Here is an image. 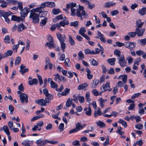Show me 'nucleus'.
<instances>
[{
  "label": "nucleus",
  "mask_w": 146,
  "mask_h": 146,
  "mask_svg": "<svg viewBox=\"0 0 146 146\" xmlns=\"http://www.w3.org/2000/svg\"><path fill=\"white\" fill-rule=\"evenodd\" d=\"M146 7H143L141 9H139V13L141 16L145 15L146 14Z\"/></svg>",
  "instance_id": "obj_21"
},
{
  "label": "nucleus",
  "mask_w": 146,
  "mask_h": 146,
  "mask_svg": "<svg viewBox=\"0 0 146 146\" xmlns=\"http://www.w3.org/2000/svg\"><path fill=\"white\" fill-rule=\"evenodd\" d=\"M3 129L4 132L6 133L7 135L10 134L9 130L7 125H4L3 127Z\"/></svg>",
  "instance_id": "obj_34"
},
{
  "label": "nucleus",
  "mask_w": 146,
  "mask_h": 146,
  "mask_svg": "<svg viewBox=\"0 0 146 146\" xmlns=\"http://www.w3.org/2000/svg\"><path fill=\"white\" fill-rule=\"evenodd\" d=\"M64 124L63 123H62L60 124L58 128L60 131H63L64 129Z\"/></svg>",
  "instance_id": "obj_57"
},
{
  "label": "nucleus",
  "mask_w": 146,
  "mask_h": 146,
  "mask_svg": "<svg viewBox=\"0 0 146 146\" xmlns=\"http://www.w3.org/2000/svg\"><path fill=\"white\" fill-rule=\"evenodd\" d=\"M8 13L9 14V15L7 17V18H8L9 19L10 18H11V21H14L17 22H19L20 17H17L15 15H12L11 14H13V13L10 11H9Z\"/></svg>",
  "instance_id": "obj_6"
},
{
  "label": "nucleus",
  "mask_w": 146,
  "mask_h": 146,
  "mask_svg": "<svg viewBox=\"0 0 146 146\" xmlns=\"http://www.w3.org/2000/svg\"><path fill=\"white\" fill-rule=\"evenodd\" d=\"M9 13L6 12L4 11L0 10V17L3 16V17L5 19V21L7 23H9L10 22V20L7 18V16H9Z\"/></svg>",
  "instance_id": "obj_4"
},
{
  "label": "nucleus",
  "mask_w": 146,
  "mask_h": 146,
  "mask_svg": "<svg viewBox=\"0 0 146 146\" xmlns=\"http://www.w3.org/2000/svg\"><path fill=\"white\" fill-rule=\"evenodd\" d=\"M87 4L88 6V8L90 9H93V8H94L95 7V5L94 4L91 5L89 1H87Z\"/></svg>",
  "instance_id": "obj_41"
},
{
  "label": "nucleus",
  "mask_w": 146,
  "mask_h": 146,
  "mask_svg": "<svg viewBox=\"0 0 146 146\" xmlns=\"http://www.w3.org/2000/svg\"><path fill=\"white\" fill-rule=\"evenodd\" d=\"M40 15L31 11L29 18L32 20V22L34 23L38 24L39 23Z\"/></svg>",
  "instance_id": "obj_1"
},
{
  "label": "nucleus",
  "mask_w": 146,
  "mask_h": 146,
  "mask_svg": "<svg viewBox=\"0 0 146 146\" xmlns=\"http://www.w3.org/2000/svg\"><path fill=\"white\" fill-rule=\"evenodd\" d=\"M61 43V47L63 51H64V49L65 48L66 46V44L64 42H60Z\"/></svg>",
  "instance_id": "obj_49"
},
{
  "label": "nucleus",
  "mask_w": 146,
  "mask_h": 146,
  "mask_svg": "<svg viewBox=\"0 0 146 146\" xmlns=\"http://www.w3.org/2000/svg\"><path fill=\"white\" fill-rule=\"evenodd\" d=\"M37 146H44L46 144V140L42 141L41 139H39L36 141Z\"/></svg>",
  "instance_id": "obj_11"
},
{
  "label": "nucleus",
  "mask_w": 146,
  "mask_h": 146,
  "mask_svg": "<svg viewBox=\"0 0 146 146\" xmlns=\"http://www.w3.org/2000/svg\"><path fill=\"white\" fill-rule=\"evenodd\" d=\"M81 124L79 122H77L76 124V128H75L78 131L80 129H82Z\"/></svg>",
  "instance_id": "obj_40"
},
{
  "label": "nucleus",
  "mask_w": 146,
  "mask_h": 146,
  "mask_svg": "<svg viewBox=\"0 0 146 146\" xmlns=\"http://www.w3.org/2000/svg\"><path fill=\"white\" fill-rule=\"evenodd\" d=\"M1 4L0 5V7L2 8H5L7 5V3L6 1L2 0V2L1 3Z\"/></svg>",
  "instance_id": "obj_36"
},
{
  "label": "nucleus",
  "mask_w": 146,
  "mask_h": 146,
  "mask_svg": "<svg viewBox=\"0 0 146 146\" xmlns=\"http://www.w3.org/2000/svg\"><path fill=\"white\" fill-rule=\"evenodd\" d=\"M78 55L81 59L84 58V54L82 51H80L78 54Z\"/></svg>",
  "instance_id": "obj_62"
},
{
  "label": "nucleus",
  "mask_w": 146,
  "mask_h": 146,
  "mask_svg": "<svg viewBox=\"0 0 146 146\" xmlns=\"http://www.w3.org/2000/svg\"><path fill=\"white\" fill-rule=\"evenodd\" d=\"M68 37L69 38V42L70 43V44L71 46H73L75 44V42L74 41V40L72 37H71V36L70 35H68Z\"/></svg>",
  "instance_id": "obj_29"
},
{
  "label": "nucleus",
  "mask_w": 146,
  "mask_h": 146,
  "mask_svg": "<svg viewBox=\"0 0 146 146\" xmlns=\"http://www.w3.org/2000/svg\"><path fill=\"white\" fill-rule=\"evenodd\" d=\"M145 30V29L144 28L141 29L136 28L135 30V31L136 34L138 36H141L143 35Z\"/></svg>",
  "instance_id": "obj_9"
},
{
  "label": "nucleus",
  "mask_w": 146,
  "mask_h": 146,
  "mask_svg": "<svg viewBox=\"0 0 146 146\" xmlns=\"http://www.w3.org/2000/svg\"><path fill=\"white\" fill-rule=\"evenodd\" d=\"M4 41L5 43L7 44H9L10 42V36L9 35H6L5 36L4 39Z\"/></svg>",
  "instance_id": "obj_37"
},
{
  "label": "nucleus",
  "mask_w": 146,
  "mask_h": 146,
  "mask_svg": "<svg viewBox=\"0 0 146 146\" xmlns=\"http://www.w3.org/2000/svg\"><path fill=\"white\" fill-rule=\"evenodd\" d=\"M13 53V51L12 50H9L5 53L3 54V57L7 58L9 56H11Z\"/></svg>",
  "instance_id": "obj_19"
},
{
  "label": "nucleus",
  "mask_w": 146,
  "mask_h": 146,
  "mask_svg": "<svg viewBox=\"0 0 146 146\" xmlns=\"http://www.w3.org/2000/svg\"><path fill=\"white\" fill-rule=\"evenodd\" d=\"M52 12L54 15H56L61 12L60 10L58 9H54L52 10Z\"/></svg>",
  "instance_id": "obj_31"
},
{
  "label": "nucleus",
  "mask_w": 146,
  "mask_h": 146,
  "mask_svg": "<svg viewBox=\"0 0 146 146\" xmlns=\"http://www.w3.org/2000/svg\"><path fill=\"white\" fill-rule=\"evenodd\" d=\"M20 11H21L20 14L21 17H25L27 16L28 14L29 13L30 9L27 7H25Z\"/></svg>",
  "instance_id": "obj_7"
},
{
  "label": "nucleus",
  "mask_w": 146,
  "mask_h": 146,
  "mask_svg": "<svg viewBox=\"0 0 146 146\" xmlns=\"http://www.w3.org/2000/svg\"><path fill=\"white\" fill-rule=\"evenodd\" d=\"M135 127L139 130H141L143 128V126L141 124H137L135 125Z\"/></svg>",
  "instance_id": "obj_53"
},
{
  "label": "nucleus",
  "mask_w": 146,
  "mask_h": 146,
  "mask_svg": "<svg viewBox=\"0 0 146 146\" xmlns=\"http://www.w3.org/2000/svg\"><path fill=\"white\" fill-rule=\"evenodd\" d=\"M78 99H79V102L81 103H83L84 101V98L83 96H78Z\"/></svg>",
  "instance_id": "obj_63"
},
{
  "label": "nucleus",
  "mask_w": 146,
  "mask_h": 146,
  "mask_svg": "<svg viewBox=\"0 0 146 146\" xmlns=\"http://www.w3.org/2000/svg\"><path fill=\"white\" fill-rule=\"evenodd\" d=\"M9 109L10 111V113L11 114H12L14 110V108L12 105H9Z\"/></svg>",
  "instance_id": "obj_59"
},
{
  "label": "nucleus",
  "mask_w": 146,
  "mask_h": 146,
  "mask_svg": "<svg viewBox=\"0 0 146 146\" xmlns=\"http://www.w3.org/2000/svg\"><path fill=\"white\" fill-rule=\"evenodd\" d=\"M26 29L27 27L24 26L23 24V23H21L18 26V31L19 32H20Z\"/></svg>",
  "instance_id": "obj_18"
},
{
  "label": "nucleus",
  "mask_w": 146,
  "mask_h": 146,
  "mask_svg": "<svg viewBox=\"0 0 146 146\" xmlns=\"http://www.w3.org/2000/svg\"><path fill=\"white\" fill-rule=\"evenodd\" d=\"M91 64L94 66H97L98 65V63L96 60L93 59L91 61Z\"/></svg>",
  "instance_id": "obj_54"
},
{
  "label": "nucleus",
  "mask_w": 146,
  "mask_h": 146,
  "mask_svg": "<svg viewBox=\"0 0 146 146\" xmlns=\"http://www.w3.org/2000/svg\"><path fill=\"white\" fill-rule=\"evenodd\" d=\"M47 17L45 18L44 19L41 20L40 22V24H42L43 25H45L47 23Z\"/></svg>",
  "instance_id": "obj_43"
},
{
  "label": "nucleus",
  "mask_w": 146,
  "mask_h": 146,
  "mask_svg": "<svg viewBox=\"0 0 146 146\" xmlns=\"http://www.w3.org/2000/svg\"><path fill=\"white\" fill-rule=\"evenodd\" d=\"M37 77L39 81L40 84V85H41L43 83V82L41 76L38 74H37Z\"/></svg>",
  "instance_id": "obj_55"
},
{
  "label": "nucleus",
  "mask_w": 146,
  "mask_h": 146,
  "mask_svg": "<svg viewBox=\"0 0 146 146\" xmlns=\"http://www.w3.org/2000/svg\"><path fill=\"white\" fill-rule=\"evenodd\" d=\"M42 12L40 13V14H41L40 17H42L44 18H46V16L47 15V14L48 13V11H42Z\"/></svg>",
  "instance_id": "obj_38"
},
{
  "label": "nucleus",
  "mask_w": 146,
  "mask_h": 146,
  "mask_svg": "<svg viewBox=\"0 0 146 146\" xmlns=\"http://www.w3.org/2000/svg\"><path fill=\"white\" fill-rule=\"evenodd\" d=\"M98 36L95 37V38H99V36H100V39L101 41L104 43L106 42V40L104 38V35L102 34H101L100 32L98 31Z\"/></svg>",
  "instance_id": "obj_12"
},
{
  "label": "nucleus",
  "mask_w": 146,
  "mask_h": 146,
  "mask_svg": "<svg viewBox=\"0 0 146 146\" xmlns=\"http://www.w3.org/2000/svg\"><path fill=\"white\" fill-rule=\"evenodd\" d=\"M99 82V80L98 79H94L93 83L91 84V87L93 88H95Z\"/></svg>",
  "instance_id": "obj_16"
},
{
  "label": "nucleus",
  "mask_w": 146,
  "mask_h": 146,
  "mask_svg": "<svg viewBox=\"0 0 146 146\" xmlns=\"http://www.w3.org/2000/svg\"><path fill=\"white\" fill-rule=\"evenodd\" d=\"M57 36L60 42H65V40L66 39V37L65 35L64 37H63L60 33H58L57 34Z\"/></svg>",
  "instance_id": "obj_14"
},
{
  "label": "nucleus",
  "mask_w": 146,
  "mask_h": 146,
  "mask_svg": "<svg viewBox=\"0 0 146 146\" xmlns=\"http://www.w3.org/2000/svg\"><path fill=\"white\" fill-rule=\"evenodd\" d=\"M102 114V111H98L95 110L94 111V115L95 118L97 117L98 115L100 116Z\"/></svg>",
  "instance_id": "obj_30"
},
{
  "label": "nucleus",
  "mask_w": 146,
  "mask_h": 146,
  "mask_svg": "<svg viewBox=\"0 0 146 146\" xmlns=\"http://www.w3.org/2000/svg\"><path fill=\"white\" fill-rule=\"evenodd\" d=\"M96 123L97 126L100 127V128H102L106 126L105 124L103 122L100 121L97 122Z\"/></svg>",
  "instance_id": "obj_26"
},
{
  "label": "nucleus",
  "mask_w": 146,
  "mask_h": 146,
  "mask_svg": "<svg viewBox=\"0 0 146 146\" xmlns=\"http://www.w3.org/2000/svg\"><path fill=\"white\" fill-rule=\"evenodd\" d=\"M126 60L128 61V63L130 64L132 63L133 59L131 56H129L126 58Z\"/></svg>",
  "instance_id": "obj_45"
},
{
  "label": "nucleus",
  "mask_w": 146,
  "mask_h": 146,
  "mask_svg": "<svg viewBox=\"0 0 146 146\" xmlns=\"http://www.w3.org/2000/svg\"><path fill=\"white\" fill-rule=\"evenodd\" d=\"M35 102L37 104L42 106H46V104H47L45 100L43 98L35 100Z\"/></svg>",
  "instance_id": "obj_8"
},
{
  "label": "nucleus",
  "mask_w": 146,
  "mask_h": 146,
  "mask_svg": "<svg viewBox=\"0 0 146 146\" xmlns=\"http://www.w3.org/2000/svg\"><path fill=\"white\" fill-rule=\"evenodd\" d=\"M118 122L120 123L125 127H126L127 126L126 122L121 118L119 119V121H118Z\"/></svg>",
  "instance_id": "obj_27"
},
{
  "label": "nucleus",
  "mask_w": 146,
  "mask_h": 146,
  "mask_svg": "<svg viewBox=\"0 0 146 146\" xmlns=\"http://www.w3.org/2000/svg\"><path fill=\"white\" fill-rule=\"evenodd\" d=\"M127 79V76L126 75H123L122 76V80L124 84L126 83Z\"/></svg>",
  "instance_id": "obj_47"
},
{
  "label": "nucleus",
  "mask_w": 146,
  "mask_h": 146,
  "mask_svg": "<svg viewBox=\"0 0 146 146\" xmlns=\"http://www.w3.org/2000/svg\"><path fill=\"white\" fill-rule=\"evenodd\" d=\"M102 87L103 88V89L104 90V91L103 92L106 91L107 90H108L109 91H111L112 90V88L110 89V82L109 81H108L105 85H104V84H103Z\"/></svg>",
  "instance_id": "obj_10"
},
{
  "label": "nucleus",
  "mask_w": 146,
  "mask_h": 146,
  "mask_svg": "<svg viewBox=\"0 0 146 146\" xmlns=\"http://www.w3.org/2000/svg\"><path fill=\"white\" fill-rule=\"evenodd\" d=\"M118 63L122 67H124L127 65V61L125 60L124 56L123 55H121L120 57H117Z\"/></svg>",
  "instance_id": "obj_2"
},
{
  "label": "nucleus",
  "mask_w": 146,
  "mask_h": 146,
  "mask_svg": "<svg viewBox=\"0 0 146 146\" xmlns=\"http://www.w3.org/2000/svg\"><path fill=\"white\" fill-rule=\"evenodd\" d=\"M114 53L115 54L118 56V57H120L121 52L118 49L115 50L114 52Z\"/></svg>",
  "instance_id": "obj_56"
},
{
  "label": "nucleus",
  "mask_w": 146,
  "mask_h": 146,
  "mask_svg": "<svg viewBox=\"0 0 146 146\" xmlns=\"http://www.w3.org/2000/svg\"><path fill=\"white\" fill-rule=\"evenodd\" d=\"M86 31V30L85 28L84 27H81L79 31V34L82 35V33H84Z\"/></svg>",
  "instance_id": "obj_48"
},
{
  "label": "nucleus",
  "mask_w": 146,
  "mask_h": 146,
  "mask_svg": "<svg viewBox=\"0 0 146 146\" xmlns=\"http://www.w3.org/2000/svg\"><path fill=\"white\" fill-rule=\"evenodd\" d=\"M88 85L87 83H85L79 85L77 87L78 90H80L88 87Z\"/></svg>",
  "instance_id": "obj_17"
},
{
  "label": "nucleus",
  "mask_w": 146,
  "mask_h": 146,
  "mask_svg": "<svg viewBox=\"0 0 146 146\" xmlns=\"http://www.w3.org/2000/svg\"><path fill=\"white\" fill-rule=\"evenodd\" d=\"M135 107V105L134 103V102H133V103L131 104L128 107V109L129 110H134Z\"/></svg>",
  "instance_id": "obj_42"
},
{
  "label": "nucleus",
  "mask_w": 146,
  "mask_h": 146,
  "mask_svg": "<svg viewBox=\"0 0 146 146\" xmlns=\"http://www.w3.org/2000/svg\"><path fill=\"white\" fill-rule=\"evenodd\" d=\"M41 7L44 8L46 7L50 8H53L55 7V4L53 2L46 1L42 3H41Z\"/></svg>",
  "instance_id": "obj_3"
},
{
  "label": "nucleus",
  "mask_w": 146,
  "mask_h": 146,
  "mask_svg": "<svg viewBox=\"0 0 146 146\" xmlns=\"http://www.w3.org/2000/svg\"><path fill=\"white\" fill-rule=\"evenodd\" d=\"M115 4V3H110V2L108 1L106 2L105 4V7L106 8L110 7L111 6H113Z\"/></svg>",
  "instance_id": "obj_24"
},
{
  "label": "nucleus",
  "mask_w": 146,
  "mask_h": 146,
  "mask_svg": "<svg viewBox=\"0 0 146 146\" xmlns=\"http://www.w3.org/2000/svg\"><path fill=\"white\" fill-rule=\"evenodd\" d=\"M101 67L103 70V73L104 74H105L107 70L106 66L104 65H101Z\"/></svg>",
  "instance_id": "obj_60"
},
{
  "label": "nucleus",
  "mask_w": 146,
  "mask_h": 146,
  "mask_svg": "<svg viewBox=\"0 0 146 146\" xmlns=\"http://www.w3.org/2000/svg\"><path fill=\"white\" fill-rule=\"evenodd\" d=\"M18 89L20 91L23 92L24 90V88L23 85L22 84H21L18 87Z\"/></svg>",
  "instance_id": "obj_64"
},
{
  "label": "nucleus",
  "mask_w": 146,
  "mask_h": 146,
  "mask_svg": "<svg viewBox=\"0 0 146 146\" xmlns=\"http://www.w3.org/2000/svg\"><path fill=\"white\" fill-rule=\"evenodd\" d=\"M141 19H140L136 21V26L137 27L136 28L140 29L141 28L144 24V22H141Z\"/></svg>",
  "instance_id": "obj_15"
},
{
  "label": "nucleus",
  "mask_w": 146,
  "mask_h": 146,
  "mask_svg": "<svg viewBox=\"0 0 146 146\" xmlns=\"http://www.w3.org/2000/svg\"><path fill=\"white\" fill-rule=\"evenodd\" d=\"M84 7L79 5V8L77 10H79L81 11V12H82V15H86V13L85 11L84 10Z\"/></svg>",
  "instance_id": "obj_39"
},
{
  "label": "nucleus",
  "mask_w": 146,
  "mask_h": 146,
  "mask_svg": "<svg viewBox=\"0 0 146 146\" xmlns=\"http://www.w3.org/2000/svg\"><path fill=\"white\" fill-rule=\"evenodd\" d=\"M76 15L78 17H82L83 16H85L86 15H82V12L79 10H77Z\"/></svg>",
  "instance_id": "obj_35"
},
{
  "label": "nucleus",
  "mask_w": 146,
  "mask_h": 146,
  "mask_svg": "<svg viewBox=\"0 0 146 146\" xmlns=\"http://www.w3.org/2000/svg\"><path fill=\"white\" fill-rule=\"evenodd\" d=\"M129 49H131L134 47L136 46V43L134 42H129Z\"/></svg>",
  "instance_id": "obj_51"
},
{
  "label": "nucleus",
  "mask_w": 146,
  "mask_h": 146,
  "mask_svg": "<svg viewBox=\"0 0 146 146\" xmlns=\"http://www.w3.org/2000/svg\"><path fill=\"white\" fill-rule=\"evenodd\" d=\"M50 87L51 88H57L58 87V85L55 82L53 81L51 82L50 83Z\"/></svg>",
  "instance_id": "obj_46"
},
{
  "label": "nucleus",
  "mask_w": 146,
  "mask_h": 146,
  "mask_svg": "<svg viewBox=\"0 0 146 146\" xmlns=\"http://www.w3.org/2000/svg\"><path fill=\"white\" fill-rule=\"evenodd\" d=\"M19 96L22 104H24L25 101L26 103L27 104L28 103V96L25 94L24 93H21L19 95Z\"/></svg>",
  "instance_id": "obj_5"
},
{
  "label": "nucleus",
  "mask_w": 146,
  "mask_h": 146,
  "mask_svg": "<svg viewBox=\"0 0 146 146\" xmlns=\"http://www.w3.org/2000/svg\"><path fill=\"white\" fill-rule=\"evenodd\" d=\"M45 46H48L49 48H52V47H54V42H48L46 43Z\"/></svg>",
  "instance_id": "obj_23"
},
{
  "label": "nucleus",
  "mask_w": 146,
  "mask_h": 146,
  "mask_svg": "<svg viewBox=\"0 0 146 146\" xmlns=\"http://www.w3.org/2000/svg\"><path fill=\"white\" fill-rule=\"evenodd\" d=\"M28 83L30 85H32L33 84L36 85L38 84V80L36 78H33L32 80H29Z\"/></svg>",
  "instance_id": "obj_20"
},
{
  "label": "nucleus",
  "mask_w": 146,
  "mask_h": 146,
  "mask_svg": "<svg viewBox=\"0 0 146 146\" xmlns=\"http://www.w3.org/2000/svg\"><path fill=\"white\" fill-rule=\"evenodd\" d=\"M45 100L46 101V102L47 104H49L51 100H52L53 98V96L51 94H49L47 95V96H45Z\"/></svg>",
  "instance_id": "obj_13"
},
{
  "label": "nucleus",
  "mask_w": 146,
  "mask_h": 146,
  "mask_svg": "<svg viewBox=\"0 0 146 146\" xmlns=\"http://www.w3.org/2000/svg\"><path fill=\"white\" fill-rule=\"evenodd\" d=\"M78 24V22L77 21H75L74 22H71L70 23V26H73L74 27H76Z\"/></svg>",
  "instance_id": "obj_50"
},
{
  "label": "nucleus",
  "mask_w": 146,
  "mask_h": 146,
  "mask_svg": "<svg viewBox=\"0 0 146 146\" xmlns=\"http://www.w3.org/2000/svg\"><path fill=\"white\" fill-rule=\"evenodd\" d=\"M22 132L21 134V136L22 137H24L26 136V135H23V134H24L25 133H26V130L25 128L23 125L22 124Z\"/></svg>",
  "instance_id": "obj_33"
},
{
  "label": "nucleus",
  "mask_w": 146,
  "mask_h": 146,
  "mask_svg": "<svg viewBox=\"0 0 146 146\" xmlns=\"http://www.w3.org/2000/svg\"><path fill=\"white\" fill-rule=\"evenodd\" d=\"M107 61L110 65H114L115 64V58H109L107 60Z\"/></svg>",
  "instance_id": "obj_22"
},
{
  "label": "nucleus",
  "mask_w": 146,
  "mask_h": 146,
  "mask_svg": "<svg viewBox=\"0 0 146 146\" xmlns=\"http://www.w3.org/2000/svg\"><path fill=\"white\" fill-rule=\"evenodd\" d=\"M141 94V93H135L131 97V98L133 100H134L136 98L138 97Z\"/></svg>",
  "instance_id": "obj_52"
},
{
  "label": "nucleus",
  "mask_w": 146,
  "mask_h": 146,
  "mask_svg": "<svg viewBox=\"0 0 146 146\" xmlns=\"http://www.w3.org/2000/svg\"><path fill=\"white\" fill-rule=\"evenodd\" d=\"M92 110L90 107L89 106L88 107V110L86 111L85 113L87 115L90 116L91 115Z\"/></svg>",
  "instance_id": "obj_44"
},
{
  "label": "nucleus",
  "mask_w": 146,
  "mask_h": 146,
  "mask_svg": "<svg viewBox=\"0 0 146 146\" xmlns=\"http://www.w3.org/2000/svg\"><path fill=\"white\" fill-rule=\"evenodd\" d=\"M72 103V100L70 98L68 99L66 103V106L68 107L71 106V103Z\"/></svg>",
  "instance_id": "obj_32"
},
{
  "label": "nucleus",
  "mask_w": 146,
  "mask_h": 146,
  "mask_svg": "<svg viewBox=\"0 0 146 146\" xmlns=\"http://www.w3.org/2000/svg\"><path fill=\"white\" fill-rule=\"evenodd\" d=\"M41 5L40 7H38L35 9H33L31 10V11H33V12L35 13L36 12L39 13H41L42 10L41 9L43 8L41 7Z\"/></svg>",
  "instance_id": "obj_25"
},
{
  "label": "nucleus",
  "mask_w": 146,
  "mask_h": 146,
  "mask_svg": "<svg viewBox=\"0 0 146 146\" xmlns=\"http://www.w3.org/2000/svg\"><path fill=\"white\" fill-rule=\"evenodd\" d=\"M17 4L18 5L17 7H18V8H19L20 11H21L23 9V4L22 2H18Z\"/></svg>",
  "instance_id": "obj_58"
},
{
  "label": "nucleus",
  "mask_w": 146,
  "mask_h": 146,
  "mask_svg": "<svg viewBox=\"0 0 146 146\" xmlns=\"http://www.w3.org/2000/svg\"><path fill=\"white\" fill-rule=\"evenodd\" d=\"M136 34L135 31L134 32H131L128 33V35L130 36L132 38L134 37Z\"/></svg>",
  "instance_id": "obj_61"
},
{
  "label": "nucleus",
  "mask_w": 146,
  "mask_h": 146,
  "mask_svg": "<svg viewBox=\"0 0 146 146\" xmlns=\"http://www.w3.org/2000/svg\"><path fill=\"white\" fill-rule=\"evenodd\" d=\"M21 58L20 56H18L15 60V66L18 65L21 62Z\"/></svg>",
  "instance_id": "obj_28"
}]
</instances>
